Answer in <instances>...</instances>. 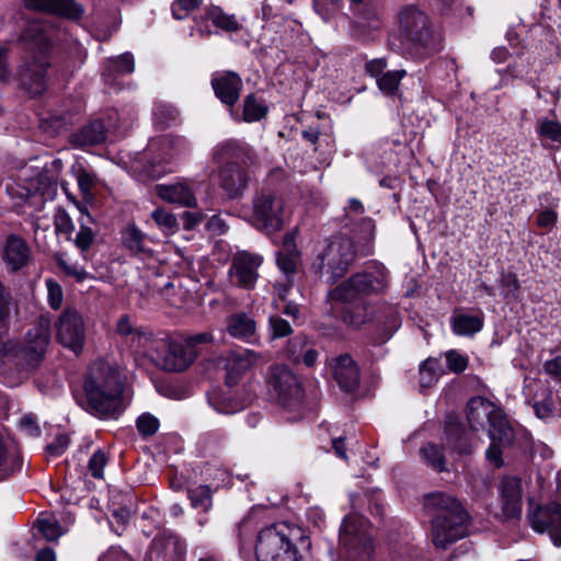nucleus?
Returning a JSON list of instances; mask_svg holds the SVG:
<instances>
[{"label":"nucleus","mask_w":561,"mask_h":561,"mask_svg":"<svg viewBox=\"0 0 561 561\" xmlns=\"http://www.w3.org/2000/svg\"><path fill=\"white\" fill-rule=\"evenodd\" d=\"M83 408L100 419H115L122 412L123 385L116 367L103 360L94 362L84 380Z\"/></svg>","instance_id":"obj_1"},{"label":"nucleus","mask_w":561,"mask_h":561,"mask_svg":"<svg viewBox=\"0 0 561 561\" xmlns=\"http://www.w3.org/2000/svg\"><path fill=\"white\" fill-rule=\"evenodd\" d=\"M467 421L472 431L484 428L489 424L491 445L485 451L486 459L495 467L503 465L502 449L510 447L515 432L504 412L490 400L474 397L467 403Z\"/></svg>","instance_id":"obj_2"},{"label":"nucleus","mask_w":561,"mask_h":561,"mask_svg":"<svg viewBox=\"0 0 561 561\" xmlns=\"http://www.w3.org/2000/svg\"><path fill=\"white\" fill-rule=\"evenodd\" d=\"M424 504L434 513L432 537L437 548H446L465 536L468 514L455 497L445 493H432L425 496Z\"/></svg>","instance_id":"obj_3"},{"label":"nucleus","mask_w":561,"mask_h":561,"mask_svg":"<svg viewBox=\"0 0 561 561\" xmlns=\"http://www.w3.org/2000/svg\"><path fill=\"white\" fill-rule=\"evenodd\" d=\"M304 539V533L298 526L276 523L260 531L255 546L256 558L259 561H299L295 542Z\"/></svg>","instance_id":"obj_4"},{"label":"nucleus","mask_w":561,"mask_h":561,"mask_svg":"<svg viewBox=\"0 0 561 561\" xmlns=\"http://www.w3.org/2000/svg\"><path fill=\"white\" fill-rule=\"evenodd\" d=\"M388 282L389 272L386 266L374 263L333 288L329 293V299L351 302L360 297L379 295L386 290Z\"/></svg>","instance_id":"obj_5"},{"label":"nucleus","mask_w":561,"mask_h":561,"mask_svg":"<svg viewBox=\"0 0 561 561\" xmlns=\"http://www.w3.org/2000/svg\"><path fill=\"white\" fill-rule=\"evenodd\" d=\"M245 158H250V149L233 140L219 145L214 152L215 160L227 161L219 171L220 186L231 198L240 196L248 185V173L239 164V161L244 163Z\"/></svg>","instance_id":"obj_6"},{"label":"nucleus","mask_w":561,"mask_h":561,"mask_svg":"<svg viewBox=\"0 0 561 561\" xmlns=\"http://www.w3.org/2000/svg\"><path fill=\"white\" fill-rule=\"evenodd\" d=\"M355 256L354 242L348 237L336 236L317 254L312 268L321 274L325 272L334 283L348 271Z\"/></svg>","instance_id":"obj_7"},{"label":"nucleus","mask_w":561,"mask_h":561,"mask_svg":"<svg viewBox=\"0 0 561 561\" xmlns=\"http://www.w3.org/2000/svg\"><path fill=\"white\" fill-rule=\"evenodd\" d=\"M445 446L458 455H468L472 449V444L461 427L457 424H448L443 444L427 442L419 449L421 460L437 472L447 471Z\"/></svg>","instance_id":"obj_8"},{"label":"nucleus","mask_w":561,"mask_h":561,"mask_svg":"<svg viewBox=\"0 0 561 561\" xmlns=\"http://www.w3.org/2000/svg\"><path fill=\"white\" fill-rule=\"evenodd\" d=\"M197 354V350L191 348L185 341L154 336L146 355L163 370L182 371L196 359Z\"/></svg>","instance_id":"obj_9"},{"label":"nucleus","mask_w":561,"mask_h":561,"mask_svg":"<svg viewBox=\"0 0 561 561\" xmlns=\"http://www.w3.org/2000/svg\"><path fill=\"white\" fill-rule=\"evenodd\" d=\"M255 225L266 233H274L284 227V201L273 193H262L253 199Z\"/></svg>","instance_id":"obj_10"},{"label":"nucleus","mask_w":561,"mask_h":561,"mask_svg":"<svg viewBox=\"0 0 561 561\" xmlns=\"http://www.w3.org/2000/svg\"><path fill=\"white\" fill-rule=\"evenodd\" d=\"M56 339L76 354L80 353L85 342V323L79 311L65 309L56 322Z\"/></svg>","instance_id":"obj_11"},{"label":"nucleus","mask_w":561,"mask_h":561,"mask_svg":"<svg viewBox=\"0 0 561 561\" xmlns=\"http://www.w3.org/2000/svg\"><path fill=\"white\" fill-rule=\"evenodd\" d=\"M262 263L263 257L261 255L247 251L237 252L228 271L230 283L242 289H253L259 279V268Z\"/></svg>","instance_id":"obj_12"},{"label":"nucleus","mask_w":561,"mask_h":561,"mask_svg":"<svg viewBox=\"0 0 561 561\" xmlns=\"http://www.w3.org/2000/svg\"><path fill=\"white\" fill-rule=\"evenodd\" d=\"M268 383L283 405L298 402L302 397V389L297 377L285 366L272 367Z\"/></svg>","instance_id":"obj_13"},{"label":"nucleus","mask_w":561,"mask_h":561,"mask_svg":"<svg viewBox=\"0 0 561 561\" xmlns=\"http://www.w3.org/2000/svg\"><path fill=\"white\" fill-rule=\"evenodd\" d=\"M529 519L535 530L549 531L554 545L561 546V504L551 503L539 507L529 515Z\"/></svg>","instance_id":"obj_14"},{"label":"nucleus","mask_w":561,"mask_h":561,"mask_svg":"<svg viewBox=\"0 0 561 561\" xmlns=\"http://www.w3.org/2000/svg\"><path fill=\"white\" fill-rule=\"evenodd\" d=\"M115 332L123 337L130 347L145 355L156 336L150 330L144 327H137L127 314H122L117 319Z\"/></svg>","instance_id":"obj_15"},{"label":"nucleus","mask_w":561,"mask_h":561,"mask_svg":"<svg viewBox=\"0 0 561 561\" xmlns=\"http://www.w3.org/2000/svg\"><path fill=\"white\" fill-rule=\"evenodd\" d=\"M402 35L412 43L423 45L427 38V16L415 7H407L399 14Z\"/></svg>","instance_id":"obj_16"},{"label":"nucleus","mask_w":561,"mask_h":561,"mask_svg":"<svg viewBox=\"0 0 561 561\" xmlns=\"http://www.w3.org/2000/svg\"><path fill=\"white\" fill-rule=\"evenodd\" d=\"M48 62L44 57L34 58L24 62L20 69V82L22 88L31 96L41 95L47 88L46 71Z\"/></svg>","instance_id":"obj_17"},{"label":"nucleus","mask_w":561,"mask_h":561,"mask_svg":"<svg viewBox=\"0 0 561 561\" xmlns=\"http://www.w3.org/2000/svg\"><path fill=\"white\" fill-rule=\"evenodd\" d=\"M260 354L250 350L231 352L226 357V385L228 388L237 386L244 373L251 369L259 360Z\"/></svg>","instance_id":"obj_18"},{"label":"nucleus","mask_w":561,"mask_h":561,"mask_svg":"<svg viewBox=\"0 0 561 561\" xmlns=\"http://www.w3.org/2000/svg\"><path fill=\"white\" fill-rule=\"evenodd\" d=\"M2 260L11 272H18L25 267L32 256L27 242L18 234H9L2 247Z\"/></svg>","instance_id":"obj_19"},{"label":"nucleus","mask_w":561,"mask_h":561,"mask_svg":"<svg viewBox=\"0 0 561 561\" xmlns=\"http://www.w3.org/2000/svg\"><path fill=\"white\" fill-rule=\"evenodd\" d=\"M211 87L216 96L225 104L232 106L240 98L242 80L233 71H221L213 75Z\"/></svg>","instance_id":"obj_20"},{"label":"nucleus","mask_w":561,"mask_h":561,"mask_svg":"<svg viewBox=\"0 0 561 561\" xmlns=\"http://www.w3.org/2000/svg\"><path fill=\"white\" fill-rule=\"evenodd\" d=\"M332 374L337 385L344 391H354L359 385V369L356 362L348 354L332 359Z\"/></svg>","instance_id":"obj_21"},{"label":"nucleus","mask_w":561,"mask_h":561,"mask_svg":"<svg viewBox=\"0 0 561 561\" xmlns=\"http://www.w3.org/2000/svg\"><path fill=\"white\" fill-rule=\"evenodd\" d=\"M154 193L158 197L171 204H176L183 207L196 206L197 201L194 190L192 184L186 181L156 185Z\"/></svg>","instance_id":"obj_22"},{"label":"nucleus","mask_w":561,"mask_h":561,"mask_svg":"<svg viewBox=\"0 0 561 561\" xmlns=\"http://www.w3.org/2000/svg\"><path fill=\"white\" fill-rule=\"evenodd\" d=\"M25 8L49 12L69 19H78L82 15L83 9L73 0H22Z\"/></svg>","instance_id":"obj_23"},{"label":"nucleus","mask_w":561,"mask_h":561,"mask_svg":"<svg viewBox=\"0 0 561 561\" xmlns=\"http://www.w3.org/2000/svg\"><path fill=\"white\" fill-rule=\"evenodd\" d=\"M502 511L505 517H517L522 512V482L514 477L502 481Z\"/></svg>","instance_id":"obj_24"},{"label":"nucleus","mask_w":561,"mask_h":561,"mask_svg":"<svg viewBox=\"0 0 561 561\" xmlns=\"http://www.w3.org/2000/svg\"><path fill=\"white\" fill-rule=\"evenodd\" d=\"M208 400L214 409L222 414H232L239 412L243 410L249 402L247 397L232 393L230 389L228 391L221 390L214 392L209 396Z\"/></svg>","instance_id":"obj_25"},{"label":"nucleus","mask_w":561,"mask_h":561,"mask_svg":"<svg viewBox=\"0 0 561 561\" xmlns=\"http://www.w3.org/2000/svg\"><path fill=\"white\" fill-rule=\"evenodd\" d=\"M227 332L236 339L251 341L256 332V322L245 312H237L227 319Z\"/></svg>","instance_id":"obj_26"},{"label":"nucleus","mask_w":561,"mask_h":561,"mask_svg":"<svg viewBox=\"0 0 561 561\" xmlns=\"http://www.w3.org/2000/svg\"><path fill=\"white\" fill-rule=\"evenodd\" d=\"M105 128L102 122L94 121L71 136V142L79 147L93 146L105 140Z\"/></svg>","instance_id":"obj_27"},{"label":"nucleus","mask_w":561,"mask_h":561,"mask_svg":"<svg viewBox=\"0 0 561 561\" xmlns=\"http://www.w3.org/2000/svg\"><path fill=\"white\" fill-rule=\"evenodd\" d=\"M124 245L134 255H150L151 251L146 244V234L135 225H128L122 232Z\"/></svg>","instance_id":"obj_28"},{"label":"nucleus","mask_w":561,"mask_h":561,"mask_svg":"<svg viewBox=\"0 0 561 561\" xmlns=\"http://www.w3.org/2000/svg\"><path fill=\"white\" fill-rule=\"evenodd\" d=\"M371 319L368 305L364 302L348 305L342 311L343 322L351 328L358 329Z\"/></svg>","instance_id":"obj_29"},{"label":"nucleus","mask_w":561,"mask_h":561,"mask_svg":"<svg viewBox=\"0 0 561 561\" xmlns=\"http://www.w3.org/2000/svg\"><path fill=\"white\" fill-rule=\"evenodd\" d=\"M483 316L457 314L451 319V329L457 335H470L481 331Z\"/></svg>","instance_id":"obj_30"},{"label":"nucleus","mask_w":561,"mask_h":561,"mask_svg":"<svg viewBox=\"0 0 561 561\" xmlns=\"http://www.w3.org/2000/svg\"><path fill=\"white\" fill-rule=\"evenodd\" d=\"M22 39L30 46H34L39 53H44L50 47V39L45 27L36 22L27 26L22 34Z\"/></svg>","instance_id":"obj_31"},{"label":"nucleus","mask_w":561,"mask_h":561,"mask_svg":"<svg viewBox=\"0 0 561 561\" xmlns=\"http://www.w3.org/2000/svg\"><path fill=\"white\" fill-rule=\"evenodd\" d=\"M36 528L47 541H57L66 531L56 517L47 514L38 516Z\"/></svg>","instance_id":"obj_32"},{"label":"nucleus","mask_w":561,"mask_h":561,"mask_svg":"<svg viewBox=\"0 0 561 561\" xmlns=\"http://www.w3.org/2000/svg\"><path fill=\"white\" fill-rule=\"evenodd\" d=\"M207 19L218 28L227 32L239 30V23L234 15H229L218 7L209 8L206 12Z\"/></svg>","instance_id":"obj_33"},{"label":"nucleus","mask_w":561,"mask_h":561,"mask_svg":"<svg viewBox=\"0 0 561 561\" xmlns=\"http://www.w3.org/2000/svg\"><path fill=\"white\" fill-rule=\"evenodd\" d=\"M366 520L359 516H346L340 529V540L344 545H353L355 537L358 536L359 528H363Z\"/></svg>","instance_id":"obj_34"},{"label":"nucleus","mask_w":561,"mask_h":561,"mask_svg":"<svg viewBox=\"0 0 561 561\" xmlns=\"http://www.w3.org/2000/svg\"><path fill=\"white\" fill-rule=\"evenodd\" d=\"M440 367L437 359L428 358L420 366V387H432L439 378Z\"/></svg>","instance_id":"obj_35"},{"label":"nucleus","mask_w":561,"mask_h":561,"mask_svg":"<svg viewBox=\"0 0 561 561\" xmlns=\"http://www.w3.org/2000/svg\"><path fill=\"white\" fill-rule=\"evenodd\" d=\"M405 75V70L387 71L377 79V85L385 94L393 95L398 91L400 82Z\"/></svg>","instance_id":"obj_36"},{"label":"nucleus","mask_w":561,"mask_h":561,"mask_svg":"<svg viewBox=\"0 0 561 561\" xmlns=\"http://www.w3.org/2000/svg\"><path fill=\"white\" fill-rule=\"evenodd\" d=\"M266 114V107L259 102L254 94H249L243 101V121L257 122Z\"/></svg>","instance_id":"obj_37"},{"label":"nucleus","mask_w":561,"mask_h":561,"mask_svg":"<svg viewBox=\"0 0 561 561\" xmlns=\"http://www.w3.org/2000/svg\"><path fill=\"white\" fill-rule=\"evenodd\" d=\"M538 135L551 142L561 146V123L554 119H541L537 124Z\"/></svg>","instance_id":"obj_38"},{"label":"nucleus","mask_w":561,"mask_h":561,"mask_svg":"<svg viewBox=\"0 0 561 561\" xmlns=\"http://www.w3.org/2000/svg\"><path fill=\"white\" fill-rule=\"evenodd\" d=\"M188 499L194 508L207 512L211 507V490L204 484L188 490Z\"/></svg>","instance_id":"obj_39"},{"label":"nucleus","mask_w":561,"mask_h":561,"mask_svg":"<svg viewBox=\"0 0 561 561\" xmlns=\"http://www.w3.org/2000/svg\"><path fill=\"white\" fill-rule=\"evenodd\" d=\"M151 218L164 233H173L178 228L176 217L163 208H157L151 213Z\"/></svg>","instance_id":"obj_40"},{"label":"nucleus","mask_w":561,"mask_h":561,"mask_svg":"<svg viewBox=\"0 0 561 561\" xmlns=\"http://www.w3.org/2000/svg\"><path fill=\"white\" fill-rule=\"evenodd\" d=\"M107 69L118 75H129L135 70L134 57L129 53H125L117 58L108 61Z\"/></svg>","instance_id":"obj_41"},{"label":"nucleus","mask_w":561,"mask_h":561,"mask_svg":"<svg viewBox=\"0 0 561 561\" xmlns=\"http://www.w3.org/2000/svg\"><path fill=\"white\" fill-rule=\"evenodd\" d=\"M54 227L57 233L65 234L67 240L71 239L75 225L65 209L58 208L56 210L54 216Z\"/></svg>","instance_id":"obj_42"},{"label":"nucleus","mask_w":561,"mask_h":561,"mask_svg":"<svg viewBox=\"0 0 561 561\" xmlns=\"http://www.w3.org/2000/svg\"><path fill=\"white\" fill-rule=\"evenodd\" d=\"M139 434L144 437L154 435L160 426L159 420L150 413H142L136 421Z\"/></svg>","instance_id":"obj_43"},{"label":"nucleus","mask_w":561,"mask_h":561,"mask_svg":"<svg viewBox=\"0 0 561 561\" xmlns=\"http://www.w3.org/2000/svg\"><path fill=\"white\" fill-rule=\"evenodd\" d=\"M20 467L18 458L10 451L3 437L0 435V470L3 473L12 472Z\"/></svg>","instance_id":"obj_44"},{"label":"nucleus","mask_w":561,"mask_h":561,"mask_svg":"<svg viewBox=\"0 0 561 561\" xmlns=\"http://www.w3.org/2000/svg\"><path fill=\"white\" fill-rule=\"evenodd\" d=\"M12 296L0 280V325L5 327L11 316Z\"/></svg>","instance_id":"obj_45"},{"label":"nucleus","mask_w":561,"mask_h":561,"mask_svg":"<svg viewBox=\"0 0 561 561\" xmlns=\"http://www.w3.org/2000/svg\"><path fill=\"white\" fill-rule=\"evenodd\" d=\"M12 296L0 280V325L5 327L11 316Z\"/></svg>","instance_id":"obj_46"},{"label":"nucleus","mask_w":561,"mask_h":561,"mask_svg":"<svg viewBox=\"0 0 561 561\" xmlns=\"http://www.w3.org/2000/svg\"><path fill=\"white\" fill-rule=\"evenodd\" d=\"M46 287L48 294V304L53 309L60 308L62 304V289L61 286L54 279H46Z\"/></svg>","instance_id":"obj_47"},{"label":"nucleus","mask_w":561,"mask_h":561,"mask_svg":"<svg viewBox=\"0 0 561 561\" xmlns=\"http://www.w3.org/2000/svg\"><path fill=\"white\" fill-rule=\"evenodd\" d=\"M447 367L456 373H462L468 366V358L457 351H449L445 354Z\"/></svg>","instance_id":"obj_48"},{"label":"nucleus","mask_w":561,"mask_h":561,"mask_svg":"<svg viewBox=\"0 0 561 561\" xmlns=\"http://www.w3.org/2000/svg\"><path fill=\"white\" fill-rule=\"evenodd\" d=\"M94 237V232L90 227L81 225L73 242L80 251L84 252L92 245Z\"/></svg>","instance_id":"obj_49"},{"label":"nucleus","mask_w":561,"mask_h":561,"mask_svg":"<svg viewBox=\"0 0 561 561\" xmlns=\"http://www.w3.org/2000/svg\"><path fill=\"white\" fill-rule=\"evenodd\" d=\"M107 462L106 456L102 450L95 451L89 460V471L96 479L103 478V470Z\"/></svg>","instance_id":"obj_50"},{"label":"nucleus","mask_w":561,"mask_h":561,"mask_svg":"<svg viewBox=\"0 0 561 561\" xmlns=\"http://www.w3.org/2000/svg\"><path fill=\"white\" fill-rule=\"evenodd\" d=\"M199 3V0H175L172 4V13L176 20H182L194 10Z\"/></svg>","instance_id":"obj_51"},{"label":"nucleus","mask_w":561,"mask_h":561,"mask_svg":"<svg viewBox=\"0 0 561 561\" xmlns=\"http://www.w3.org/2000/svg\"><path fill=\"white\" fill-rule=\"evenodd\" d=\"M558 221V214L553 209H542L537 214L536 224L539 228H542L547 231L553 229Z\"/></svg>","instance_id":"obj_52"},{"label":"nucleus","mask_w":561,"mask_h":561,"mask_svg":"<svg viewBox=\"0 0 561 561\" xmlns=\"http://www.w3.org/2000/svg\"><path fill=\"white\" fill-rule=\"evenodd\" d=\"M270 327L272 330L273 339L284 337L291 333L290 324L279 317H271Z\"/></svg>","instance_id":"obj_53"},{"label":"nucleus","mask_w":561,"mask_h":561,"mask_svg":"<svg viewBox=\"0 0 561 561\" xmlns=\"http://www.w3.org/2000/svg\"><path fill=\"white\" fill-rule=\"evenodd\" d=\"M58 266L69 276L75 277L77 280H83L87 277V272L76 264H70L64 256H57Z\"/></svg>","instance_id":"obj_54"},{"label":"nucleus","mask_w":561,"mask_h":561,"mask_svg":"<svg viewBox=\"0 0 561 561\" xmlns=\"http://www.w3.org/2000/svg\"><path fill=\"white\" fill-rule=\"evenodd\" d=\"M277 266L286 275L290 276L296 272L297 259L290 253H279L277 256Z\"/></svg>","instance_id":"obj_55"},{"label":"nucleus","mask_w":561,"mask_h":561,"mask_svg":"<svg viewBox=\"0 0 561 561\" xmlns=\"http://www.w3.org/2000/svg\"><path fill=\"white\" fill-rule=\"evenodd\" d=\"M79 190L83 197L88 199L91 196V191L94 185L93 176L87 171H80L77 176Z\"/></svg>","instance_id":"obj_56"},{"label":"nucleus","mask_w":561,"mask_h":561,"mask_svg":"<svg viewBox=\"0 0 561 561\" xmlns=\"http://www.w3.org/2000/svg\"><path fill=\"white\" fill-rule=\"evenodd\" d=\"M162 294L171 306L181 307L183 302L184 293L182 291L181 288H179V290L175 293L173 283H165Z\"/></svg>","instance_id":"obj_57"},{"label":"nucleus","mask_w":561,"mask_h":561,"mask_svg":"<svg viewBox=\"0 0 561 561\" xmlns=\"http://www.w3.org/2000/svg\"><path fill=\"white\" fill-rule=\"evenodd\" d=\"M69 442L68 435L59 434L53 443L47 445V451L51 456H59L67 449Z\"/></svg>","instance_id":"obj_58"},{"label":"nucleus","mask_w":561,"mask_h":561,"mask_svg":"<svg viewBox=\"0 0 561 561\" xmlns=\"http://www.w3.org/2000/svg\"><path fill=\"white\" fill-rule=\"evenodd\" d=\"M21 428L31 436H37L41 432L37 420L33 415H24L20 420Z\"/></svg>","instance_id":"obj_59"},{"label":"nucleus","mask_w":561,"mask_h":561,"mask_svg":"<svg viewBox=\"0 0 561 561\" xmlns=\"http://www.w3.org/2000/svg\"><path fill=\"white\" fill-rule=\"evenodd\" d=\"M387 67V61L383 58H377L368 61L365 65L366 71L371 76L378 79L380 76H382L383 70Z\"/></svg>","instance_id":"obj_60"},{"label":"nucleus","mask_w":561,"mask_h":561,"mask_svg":"<svg viewBox=\"0 0 561 561\" xmlns=\"http://www.w3.org/2000/svg\"><path fill=\"white\" fill-rule=\"evenodd\" d=\"M213 335L208 332H202L194 335L188 336L185 342L190 345L191 348L196 350V346L199 344H208L213 342Z\"/></svg>","instance_id":"obj_61"},{"label":"nucleus","mask_w":561,"mask_h":561,"mask_svg":"<svg viewBox=\"0 0 561 561\" xmlns=\"http://www.w3.org/2000/svg\"><path fill=\"white\" fill-rule=\"evenodd\" d=\"M304 345H305L304 337H295V339L290 340L288 343V348H287L288 357L294 362H299L300 355L297 354L296 348L302 347Z\"/></svg>","instance_id":"obj_62"},{"label":"nucleus","mask_w":561,"mask_h":561,"mask_svg":"<svg viewBox=\"0 0 561 561\" xmlns=\"http://www.w3.org/2000/svg\"><path fill=\"white\" fill-rule=\"evenodd\" d=\"M347 216H360L365 213V207L363 203L357 198H351L348 201V206L345 208Z\"/></svg>","instance_id":"obj_63"},{"label":"nucleus","mask_w":561,"mask_h":561,"mask_svg":"<svg viewBox=\"0 0 561 561\" xmlns=\"http://www.w3.org/2000/svg\"><path fill=\"white\" fill-rule=\"evenodd\" d=\"M546 371L561 380V356L549 360L545 365Z\"/></svg>","instance_id":"obj_64"}]
</instances>
